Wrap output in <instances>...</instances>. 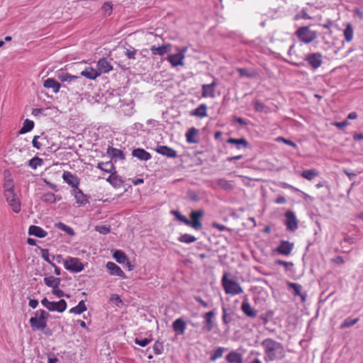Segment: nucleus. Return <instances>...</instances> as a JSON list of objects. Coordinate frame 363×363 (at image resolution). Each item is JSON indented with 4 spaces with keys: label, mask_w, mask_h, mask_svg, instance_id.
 Segmentation results:
<instances>
[{
    "label": "nucleus",
    "mask_w": 363,
    "mask_h": 363,
    "mask_svg": "<svg viewBox=\"0 0 363 363\" xmlns=\"http://www.w3.org/2000/svg\"><path fill=\"white\" fill-rule=\"evenodd\" d=\"M204 212L202 210L199 211H193L191 212L189 216L190 219H187V222H186V225L191 227L195 230H200L202 228V223L200 219L203 217Z\"/></svg>",
    "instance_id": "obj_8"
},
{
    "label": "nucleus",
    "mask_w": 363,
    "mask_h": 363,
    "mask_svg": "<svg viewBox=\"0 0 363 363\" xmlns=\"http://www.w3.org/2000/svg\"><path fill=\"white\" fill-rule=\"evenodd\" d=\"M217 86V82L213 80L211 84H204L201 86V96L203 98H211L216 97V88Z\"/></svg>",
    "instance_id": "obj_11"
},
{
    "label": "nucleus",
    "mask_w": 363,
    "mask_h": 363,
    "mask_svg": "<svg viewBox=\"0 0 363 363\" xmlns=\"http://www.w3.org/2000/svg\"><path fill=\"white\" fill-rule=\"evenodd\" d=\"M295 35L301 42L305 44L312 43L318 37L317 32L311 30L309 26L300 27Z\"/></svg>",
    "instance_id": "obj_5"
},
{
    "label": "nucleus",
    "mask_w": 363,
    "mask_h": 363,
    "mask_svg": "<svg viewBox=\"0 0 363 363\" xmlns=\"http://www.w3.org/2000/svg\"><path fill=\"white\" fill-rule=\"evenodd\" d=\"M253 105L256 111L263 112L265 109V105L258 100L254 101Z\"/></svg>",
    "instance_id": "obj_53"
},
{
    "label": "nucleus",
    "mask_w": 363,
    "mask_h": 363,
    "mask_svg": "<svg viewBox=\"0 0 363 363\" xmlns=\"http://www.w3.org/2000/svg\"><path fill=\"white\" fill-rule=\"evenodd\" d=\"M107 155L112 159H120V160H124L125 156L123 153V152L121 150H118L117 148L113 147H108L106 152Z\"/></svg>",
    "instance_id": "obj_32"
},
{
    "label": "nucleus",
    "mask_w": 363,
    "mask_h": 363,
    "mask_svg": "<svg viewBox=\"0 0 363 363\" xmlns=\"http://www.w3.org/2000/svg\"><path fill=\"white\" fill-rule=\"evenodd\" d=\"M208 107L205 104H200L196 108L191 111L190 115L199 118H205L207 116Z\"/></svg>",
    "instance_id": "obj_25"
},
{
    "label": "nucleus",
    "mask_w": 363,
    "mask_h": 363,
    "mask_svg": "<svg viewBox=\"0 0 363 363\" xmlns=\"http://www.w3.org/2000/svg\"><path fill=\"white\" fill-rule=\"evenodd\" d=\"M137 50L135 49L133 47H130L129 48H125V55L129 59V60H135L136 58V54H137Z\"/></svg>",
    "instance_id": "obj_46"
},
{
    "label": "nucleus",
    "mask_w": 363,
    "mask_h": 363,
    "mask_svg": "<svg viewBox=\"0 0 363 363\" xmlns=\"http://www.w3.org/2000/svg\"><path fill=\"white\" fill-rule=\"evenodd\" d=\"M28 233L30 235L43 238L47 236L48 233L44 230L41 227L37 225H30L28 229Z\"/></svg>",
    "instance_id": "obj_26"
},
{
    "label": "nucleus",
    "mask_w": 363,
    "mask_h": 363,
    "mask_svg": "<svg viewBox=\"0 0 363 363\" xmlns=\"http://www.w3.org/2000/svg\"><path fill=\"white\" fill-rule=\"evenodd\" d=\"M85 311H86V307L85 303L84 301H79V303H78L77 306L72 308L69 310V313H74V314H81L83 312H84Z\"/></svg>",
    "instance_id": "obj_40"
},
{
    "label": "nucleus",
    "mask_w": 363,
    "mask_h": 363,
    "mask_svg": "<svg viewBox=\"0 0 363 363\" xmlns=\"http://www.w3.org/2000/svg\"><path fill=\"white\" fill-rule=\"evenodd\" d=\"M345 40L350 43L352 40L354 36V29L351 23H347L345 25V29L343 32Z\"/></svg>",
    "instance_id": "obj_33"
},
{
    "label": "nucleus",
    "mask_w": 363,
    "mask_h": 363,
    "mask_svg": "<svg viewBox=\"0 0 363 363\" xmlns=\"http://www.w3.org/2000/svg\"><path fill=\"white\" fill-rule=\"evenodd\" d=\"M106 180L115 188H120L123 184V181L121 177L117 174L116 171L110 174Z\"/></svg>",
    "instance_id": "obj_28"
},
{
    "label": "nucleus",
    "mask_w": 363,
    "mask_h": 363,
    "mask_svg": "<svg viewBox=\"0 0 363 363\" xmlns=\"http://www.w3.org/2000/svg\"><path fill=\"white\" fill-rule=\"evenodd\" d=\"M104 165L102 171L110 173L111 174L116 172V167L111 162H106Z\"/></svg>",
    "instance_id": "obj_50"
},
{
    "label": "nucleus",
    "mask_w": 363,
    "mask_h": 363,
    "mask_svg": "<svg viewBox=\"0 0 363 363\" xmlns=\"http://www.w3.org/2000/svg\"><path fill=\"white\" fill-rule=\"evenodd\" d=\"M4 196L12 211L18 213L21 209V203L19 196L15 191L13 179L9 174L5 177L4 183Z\"/></svg>",
    "instance_id": "obj_2"
},
{
    "label": "nucleus",
    "mask_w": 363,
    "mask_h": 363,
    "mask_svg": "<svg viewBox=\"0 0 363 363\" xmlns=\"http://www.w3.org/2000/svg\"><path fill=\"white\" fill-rule=\"evenodd\" d=\"M199 130L194 127L189 128L185 134L186 142L189 144L197 143L196 136L199 134Z\"/></svg>",
    "instance_id": "obj_29"
},
{
    "label": "nucleus",
    "mask_w": 363,
    "mask_h": 363,
    "mask_svg": "<svg viewBox=\"0 0 363 363\" xmlns=\"http://www.w3.org/2000/svg\"><path fill=\"white\" fill-rule=\"evenodd\" d=\"M348 125V122L347 120L342 121V122H335L334 123V125L336 126L339 129H342L345 126Z\"/></svg>",
    "instance_id": "obj_63"
},
{
    "label": "nucleus",
    "mask_w": 363,
    "mask_h": 363,
    "mask_svg": "<svg viewBox=\"0 0 363 363\" xmlns=\"http://www.w3.org/2000/svg\"><path fill=\"white\" fill-rule=\"evenodd\" d=\"M44 282L47 286L52 288V293L54 295H64L63 292L58 288L60 283V279L59 278L53 276L45 277Z\"/></svg>",
    "instance_id": "obj_13"
},
{
    "label": "nucleus",
    "mask_w": 363,
    "mask_h": 363,
    "mask_svg": "<svg viewBox=\"0 0 363 363\" xmlns=\"http://www.w3.org/2000/svg\"><path fill=\"white\" fill-rule=\"evenodd\" d=\"M97 71L100 72V75L101 74L108 73L110 71L113 69V67L111 63L108 61V60L105 57L100 59L97 62Z\"/></svg>",
    "instance_id": "obj_18"
},
{
    "label": "nucleus",
    "mask_w": 363,
    "mask_h": 363,
    "mask_svg": "<svg viewBox=\"0 0 363 363\" xmlns=\"http://www.w3.org/2000/svg\"><path fill=\"white\" fill-rule=\"evenodd\" d=\"M331 262L337 264H344L345 261L341 256H337L331 259Z\"/></svg>",
    "instance_id": "obj_61"
},
{
    "label": "nucleus",
    "mask_w": 363,
    "mask_h": 363,
    "mask_svg": "<svg viewBox=\"0 0 363 363\" xmlns=\"http://www.w3.org/2000/svg\"><path fill=\"white\" fill-rule=\"evenodd\" d=\"M65 268L72 272L77 273L84 269V264L79 258L68 257L64 260Z\"/></svg>",
    "instance_id": "obj_7"
},
{
    "label": "nucleus",
    "mask_w": 363,
    "mask_h": 363,
    "mask_svg": "<svg viewBox=\"0 0 363 363\" xmlns=\"http://www.w3.org/2000/svg\"><path fill=\"white\" fill-rule=\"evenodd\" d=\"M72 194L74 196L76 203L79 206L84 205L88 202L86 195L78 187L73 189Z\"/></svg>",
    "instance_id": "obj_24"
},
{
    "label": "nucleus",
    "mask_w": 363,
    "mask_h": 363,
    "mask_svg": "<svg viewBox=\"0 0 363 363\" xmlns=\"http://www.w3.org/2000/svg\"><path fill=\"white\" fill-rule=\"evenodd\" d=\"M113 256L116 261L119 264H124L125 262H127L128 257L122 250H116L113 253Z\"/></svg>",
    "instance_id": "obj_39"
},
{
    "label": "nucleus",
    "mask_w": 363,
    "mask_h": 363,
    "mask_svg": "<svg viewBox=\"0 0 363 363\" xmlns=\"http://www.w3.org/2000/svg\"><path fill=\"white\" fill-rule=\"evenodd\" d=\"M96 230L101 234L106 235L110 232V228L106 225L96 226Z\"/></svg>",
    "instance_id": "obj_58"
},
{
    "label": "nucleus",
    "mask_w": 363,
    "mask_h": 363,
    "mask_svg": "<svg viewBox=\"0 0 363 363\" xmlns=\"http://www.w3.org/2000/svg\"><path fill=\"white\" fill-rule=\"evenodd\" d=\"M215 315L213 311H208L204 314V325L203 329L207 332H210L213 330L214 323L213 318Z\"/></svg>",
    "instance_id": "obj_20"
},
{
    "label": "nucleus",
    "mask_w": 363,
    "mask_h": 363,
    "mask_svg": "<svg viewBox=\"0 0 363 363\" xmlns=\"http://www.w3.org/2000/svg\"><path fill=\"white\" fill-rule=\"evenodd\" d=\"M305 60L313 69H317L323 64V55L318 52L309 53L306 56Z\"/></svg>",
    "instance_id": "obj_10"
},
{
    "label": "nucleus",
    "mask_w": 363,
    "mask_h": 363,
    "mask_svg": "<svg viewBox=\"0 0 363 363\" xmlns=\"http://www.w3.org/2000/svg\"><path fill=\"white\" fill-rule=\"evenodd\" d=\"M261 345L264 348L266 362H273L284 357L285 351L281 343L272 338H266L262 340Z\"/></svg>",
    "instance_id": "obj_1"
},
{
    "label": "nucleus",
    "mask_w": 363,
    "mask_h": 363,
    "mask_svg": "<svg viewBox=\"0 0 363 363\" xmlns=\"http://www.w3.org/2000/svg\"><path fill=\"white\" fill-rule=\"evenodd\" d=\"M358 321H359V318H354V319H352V318H346L341 323L340 328L341 329H343V328L351 327V326L354 325V324H356Z\"/></svg>",
    "instance_id": "obj_44"
},
{
    "label": "nucleus",
    "mask_w": 363,
    "mask_h": 363,
    "mask_svg": "<svg viewBox=\"0 0 363 363\" xmlns=\"http://www.w3.org/2000/svg\"><path fill=\"white\" fill-rule=\"evenodd\" d=\"M172 327L177 334L183 335L186 328V325L184 320L178 318L174 321Z\"/></svg>",
    "instance_id": "obj_31"
},
{
    "label": "nucleus",
    "mask_w": 363,
    "mask_h": 363,
    "mask_svg": "<svg viewBox=\"0 0 363 363\" xmlns=\"http://www.w3.org/2000/svg\"><path fill=\"white\" fill-rule=\"evenodd\" d=\"M217 184L222 189L226 191L232 190L233 186L230 183V182L227 181L225 179H220L217 181Z\"/></svg>",
    "instance_id": "obj_43"
},
{
    "label": "nucleus",
    "mask_w": 363,
    "mask_h": 363,
    "mask_svg": "<svg viewBox=\"0 0 363 363\" xmlns=\"http://www.w3.org/2000/svg\"><path fill=\"white\" fill-rule=\"evenodd\" d=\"M132 155L133 157L143 161H147L151 158V155L142 148H137L133 150Z\"/></svg>",
    "instance_id": "obj_27"
},
{
    "label": "nucleus",
    "mask_w": 363,
    "mask_h": 363,
    "mask_svg": "<svg viewBox=\"0 0 363 363\" xmlns=\"http://www.w3.org/2000/svg\"><path fill=\"white\" fill-rule=\"evenodd\" d=\"M110 302L118 307H121L124 305V303L121 300V296H111L110 298Z\"/></svg>",
    "instance_id": "obj_54"
},
{
    "label": "nucleus",
    "mask_w": 363,
    "mask_h": 363,
    "mask_svg": "<svg viewBox=\"0 0 363 363\" xmlns=\"http://www.w3.org/2000/svg\"><path fill=\"white\" fill-rule=\"evenodd\" d=\"M80 74L86 79L95 80L100 76V72H98L96 69L92 67H86L81 72Z\"/></svg>",
    "instance_id": "obj_22"
},
{
    "label": "nucleus",
    "mask_w": 363,
    "mask_h": 363,
    "mask_svg": "<svg viewBox=\"0 0 363 363\" xmlns=\"http://www.w3.org/2000/svg\"><path fill=\"white\" fill-rule=\"evenodd\" d=\"M43 86L46 89H52L53 93L57 94L61 88V84L53 78H48L44 81Z\"/></svg>",
    "instance_id": "obj_23"
},
{
    "label": "nucleus",
    "mask_w": 363,
    "mask_h": 363,
    "mask_svg": "<svg viewBox=\"0 0 363 363\" xmlns=\"http://www.w3.org/2000/svg\"><path fill=\"white\" fill-rule=\"evenodd\" d=\"M301 176L307 180L311 181L315 177L319 176V172L314 169H310L303 171L301 173Z\"/></svg>",
    "instance_id": "obj_36"
},
{
    "label": "nucleus",
    "mask_w": 363,
    "mask_h": 363,
    "mask_svg": "<svg viewBox=\"0 0 363 363\" xmlns=\"http://www.w3.org/2000/svg\"><path fill=\"white\" fill-rule=\"evenodd\" d=\"M197 238L190 234H182L178 238V240L181 242L189 244L196 241Z\"/></svg>",
    "instance_id": "obj_42"
},
{
    "label": "nucleus",
    "mask_w": 363,
    "mask_h": 363,
    "mask_svg": "<svg viewBox=\"0 0 363 363\" xmlns=\"http://www.w3.org/2000/svg\"><path fill=\"white\" fill-rule=\"evenodd\" d=\"M224 352V348L219 347L213 351V353L210 357L211 361L215 362L217 359L221 357Z\"/></svg>",
    "instance_id": "obj_47"
},
{
    "label": "nucleus",
    "mask_w": 363,
    "mask_h": 363,
    "mask_svg": "<svg viewBox=\"0 0 363 363\" xmlns=\"http://www.w3.org/2000/svg\"><path fill=\"white\" fill-rule=\"evenodd\" d=\"M40 199L44 203L51 204L60 201L62 199V196L60 195H55L52 192H44L42 194Z\"/></svg>",
    "instance_id": "obj_21"
},
{
    "label": "nucleus",
    "mask_w": 363,
    "mask_h": 363,
    "mask_svg": "<svg viewBox=\"0 0 363 363\" xmlns=\"http://www.w3.org/2000/svg\"><path fill=\"white\" fill-rule=\"evenodd\" d=\"M227 143H229V144H234V145H236L237 146L238 145H242L243 147L245 148H247L248 147V142L245 139V138H239V139H236V138H229L228 140H227ZM238 149L240 148L239 147H237Z\"/></svg>",
    "instance_id": "obj_41"
},
{
    "label": "nucleus",
    "mask_w": 363,
    "mask_h": 363,
    "mask_svg": "<svg viewBox=\"0 0 363 363\" xmlns=\"http://www.w3.org/2000/svg\"><path fill=\"white\" fill-rule=\"evenodd\" d=\"M289 286L294 290V295H301L302 286L296 283H289Z\"/></svg>",
    "instance_id": "obj_55"
},
{
    "label": "nucleus",
    "mask_w": 363,
    "mask_h": 363,
    "mask_svg": "<svg viewBox=\"0 0 363 363\" xmlns=\"http://www.w3.org/2000/svg\"><path fill=\"white\" fill-rule=\"evenodd\" d=\"M172 45L169 43L162 44L161 46L152 45L150 51L152 55L162 56L172 50Z\"/></svg>",
    "instance_id": "obj_15"
},
{
    "label": "nucleus",
    "mask_w": 363,
    "mask_h": 363,
    "mask_svg": "<svg viewBox=\"0 0 363 363\" xmlns=\"http://www.w3.org/2000/svg\"><path fill=\"white\" fill-rule=\"evenodd\" d=\"M38 138H39V136H38V135L34 136L32 143H33V145L34 147L39 150L41 147V143L38 141Z\"/></svg>",
    "instance_id": "obj_60"
},
{
    "label": "nucleus",
    "mask_w": 363,
    "mask_h": 363,
    "mask_svg": "<svg viewBox=\"0 0 363 363\" xmlns=\"http://www.w3.org/2000/svg\"><path fill=\"white\" fill-rule=\"evenodd\" d=\"M222 320L226 325H228L232 320V314L230 313H227V310L225 308H223Z\"/></svg>",
    "instance_id": "obj_51"
},
{
    "label": "nucleus",
    "mask_w": 363,
    "mask_h": 363,
    "mask_svg": "<svg viewBox=\"0 0 363 363\" xmlns=\"http://www.w3.org/2000/svg\"><path fill=\"white\" fill-rule=\"evenodd\" d=\"M106 269L111 275L118 276L121 278L125 277L123 270L113 262H108L106 263Z\"/></svg>",
    "instance_id": "obj_19"
},
{
    "label": "nucleus",
    "mask_w": 363,
    "mask_h": 363,
    "mask_svg": "<svg viewBox=\"0 0 363 363\" xmlns=\"http://www.w3.org/2000/svg\"><path fill=\"white\" fill-rule=\"evenodd\" d=\"M237 72L239 73L240 77L254 78L258 75V72L256 70H248L245 68L238 67L237 68Z\"/></svg>",
    "instance_id": "obj_34"
},
{
    "label": "nucleus",
    "mask_w": 363,
    "mask_h": 363,
    "mask_svg": "<svg viewBox=\"0 0 363 363\" xmlns=\"http://www.w3.org/2000/svg\"><path fill=\"white\" fill-rule=\"evenodd\" d=\"M163 344L159 341H156L153 345V350L156 354H161L163 352Z\"/></svg>",
    "instance_id": "obj_52"
},
{
    "label": "nucleus",
    "mask_w": 363,
    "mask_h": 363,
    "mask_svg": "<svg viewBox=\"0 0 363 363\" xmlns=\"http://www.w3.org/2000/svg\"><path fill=\"white\" fill-rule=\"evenodd\" d=\"M226 360L228 363H242L241 354L235 352H230L226 356Z\"/></svg>",
    "instance_id": "obj_35"
},
{
    "label": "nucleus",
    "mask_w": 363,
    "mask_h": 363,
    "mask_svg": "<svg viewBox=\"0 0 363 363\" xmlns=\"http://www.w3.org/2000/svg\"><path fill=\"white\" fill-rule=\"evenodd\" d=\"M150 342H151V340L148 339V338H145V339H143V340H140V339L136 338L135 340V344H137V345H140L141 347H145Z\"/></svg>",
    "instance_id": "obj_57"
},
{
    "label": "nucleus",
    "mask_w": 363,
    "mask_h": 363,
    "mask_svg": "<svg viewBox=\"0 0 363 363\" xmlns=\"http://www.w3.org/2000/svg\"><path fill=\"white\" fill-rule=\"evenodd\" d=\"M34 127V122L29 119H26L23 123L22 128L19 130L20 134H24L30 131Z\"/></svg>",
    "instance_id": "obj_38"
},
{
    "label": "nucleus",
    "mask_w": 363,
    "mask_h": 363,
    "mask_svg": "<svg viewBox=\"0 0 363 363\" xmlns=\"http://www.w3.org/2000/svg\"><path fill=\"white\" fill-rule=\"evenodd\" d=\"M222 284L228 294H238L242 292V288L236 278L230 274L225 273L222 277Z\"/></svg>",
    "instance_id": "obj_3"
},
{
    "label": "nucleus",
    "mask_w": 363,
    "mask_h": 363,
    "mask_svg": "<svg viewBox=\"0 0 363 363\" xmlns=\"http://www.w3.org/2000/svg\"><path fill=\"white\" fill-rule=\"evenodd\" d=\"M48 313L44 310H38L35 316L30 318V324L33 330H43L47 326Z\"/></svg>",
    "instance_id": "obj_4"
},
{
    "label": "nucleus",
    "mask_w": 363,
    "mask_h": 363,
    "mask_svg": "<svg viewBox=\"0 0 363 363\" xmlns=\"http://www.w3.org/2000/svg\"><path fill=\"white\" fill-rule=\"evenodd\" d=\"M285 225L289 230L294 231L298 228V220L294 212L286 211L285 213Z\"/></svg>",
    "instance_id": "obj_14"
},
{
    "label": "nucleus",
    "mask_w": 363,
    "mask_h": 363,
    "mask_svg": "<svg viewBox=\"0 0 363 363\" xmlns=\"http://www.w3.org/2000/svg\"><path fill=\"white\" fill-rule=\"evenodd\" d=\"M42 257L48 262L51 263L49 258V251L47 249L42 250Z\"/></svg>",
    "instance_id": "obj_62"
},
{
    "label": "nucleus",
    "mask_w": 363,
    "mask_h": 363,
    "mask_svg": "<svg viewBox=\"0 0 363 363\" xmlns=\"http://www.w3.org/2000/svg\"><path fill=\"white\" fill-rule=\"evenodd\" d=\"M275 263L277 265L284 266L286 269H288L289 267L293 266V263L292 262H286V261H284V260H281V259L276 260Z\"/></svg>",
    "instance_id": "obj_59"
},
{
    "label": "nucleus",
    "mask_w": 363,
    "mask_h": 363,
    "mask_svg": "<svg viewBox=\"0 0 363 363\" xmlns=\"http://www.w3.org/2000/svg\"><path fill=\"white\" fill-rule=\"evenodd\" d=\"M101 11L104 16H110L113 11V4L111 2H105L101 7Z\"/></svg>",
    "instance_id": "obj_45"
},
{
    "label": "nucleus",
    "mask_w": 363,
    "mask_h": 363,
    "mask_svg": "<svg viewBox=\"0 0 363 363\" xmlns=\"http://www.w3.org/2000/svg\"><path fill=\"white\" fill-rule=\"evenodd\" d=\"M57 77L62 82H67L69 84L74 82L79 78V76L72 75L65 72H59L57 74Z\"/></svg>",
    "instance_id": "obj_30"
},
{
    "label": "nucleus",
    "mask_w": 363,
    "mask_h": 363,
    "mask_svg": "<svg viewBox=\"0 0 363 363\" xmlns=\"http://www.w3.org/2000/svg\"><path fill=\"white\" fill-rule=\"evenodd\" d=\"M28 164L32 169H35L38 167L43 164V160L38 157H35L29 160Z\"/></svg>",
    "instance_id": "obj_48"
},
{
    "label": "nucleus",
    "mask_w": 363,
    "mask_h": 363,
    "mask_svg": "<svg viewBox=\"0 0 363 363\" xmlns=\"http://www.w3.org/2000/svg\"><path fill=\"white\" fill-rule=\"evenodd\" d=\"M42 304L49 311H56L63 312L67 307L65 301L60 300L59 301H49L46 298L42 300Z\"/></svg>",
    "instance_id": "obj_9"
},
{
    "label": "nucleus",
    "mask_w": 363,
    "mask_h": 363,
    "mask_svg": "<svg viewBox=\"0 0 363 363\" xmlns=\"http://www.w3.org/2000/svg\"><path fill=\"white\" fill-rule=\"evenodd\" d=\"M242 309L245 314L250 318H255L257 315V312L251 307L250 303H248L246 301H245L242 303Z\"/></svg>",
    "instance_id": "obj_37"
},
{
    "label": "nucleus",
    "mask_w": 363,
    "mask_h": 363,
    "mask_svg": "<svg viewBox=\"0 0 363 363\" xmlns=\"http://www.w3.org/2000/svg\"><path fill=\"white\" fill-rule=\"evenodd\" d=\"M63 180L73 188L78 187L79 184V178L68 171H65L62 174Z\"/></svg>",
    "instance_id": "obj_17"
},
{
    "label": "nucleus",
    "mask_w": 363,
    "mask_h": 363,
    "mask_svg": "<svg viewBox=\"0 0 363 363\" xmlns=\"http://www.w3.org/2000/svg\"><path fill=\"white\" fill-rule=\"evenodd\" d=\"M176 50L178 52L176 54L169 55L167 60L171 64L172 67H175L178 66H184V60L186 57V53L188 51L187 47L182 48H177Z\"/></svg>",
    "instance_id": "obj_6"
},
{
    "label": "nucleus",
    "mask_w": 363,
    "mask_h": 363,
    "mask_svg": "<svg viewBox=\"0 0 363 363\" xmlns=\"http://www.w3.org/2000/svg\"><path fill=\"white\" fill-rule=\"evenodd\" d=\"M172 213L175 216V217L181 222L184 223L186 225V222H187V218L182 215L177 211H172Z\"/></svg>",
    "instance_id": "obj_56"
},
{
    "label": "nucleus",
    "mask_w": 363,
    "mask_h": 363,
    "mask_svg": "<svg viewBox=\"0 0 363 363\" xmlns=\"http://www.w3.org/2000/svg\"><path fill=\"white\" fill-rule=\"evenodd\" d=\"M286 202V200L285 197L283 196H279V197H277V199L275 201V203L277 204H284Z\"/></svg>",
    "instance_id": "obj_64"
},
{
    "label": "nucleus",
    "mask_w": 363,
    "mask_h": 363,
    "mask_svg": "<svg viewBox=\"0 0 363 363\" xmlns=\"http://www.w3.org/2000/svg\"><path fill=\"white\" fill-rule=\"evenodd\" d=\"M56 226L59 229L66 232L69 235H74V234L73 229L72 228H70L69 226L64 224L63 223L60 222L56 224Z\"/></svg>",
    "instance_id": "obj_49"
},
{
    "label": "nucleus",
    "mask_w": 363,
    "mask_h": 363,
    "mask_svg": "<svg viewBox=\"0 0 363 363\" xmlns=\"http://www.w3.org/2000/svg\"><path fill=\"white\" fill-rule=\"evenodd\" d=\"M155 151L158 154L169 158H176L177 157V151L166 145H158L156 147Z\"/></svg>",
    "instance_id": "obj_16"
},
{
    "label": "nucleus",
    "mask_w": 363,
    "mask_h": 363,
    "mask_svg": "<svg viewBox=\"0 0 363 363\" xmlns=\"http://www.w3.org/2000/svg\"><path fill=\"white\" fill-rule=\"evenodd\" d=\"M294 247V245L293 242H290L287 240H281L275 249V252L281 255L289 256Z\"/></svg>",
    "instance_id": "obj_12"
}]
</instances>
